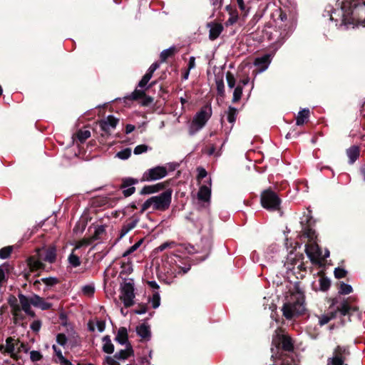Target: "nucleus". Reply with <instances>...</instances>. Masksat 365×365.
<instances>
[{
    "label": "nucleus",
    "instance_id": "f257e3e1",
    "mask_svg": "<svg viewBox=\"0 0 365 365\" xmlns=\"http://www.w3.org/2000/svg\"><path fill=\"white\" fill-rule=\"evenodd\" d=\"M341 10L344 24H365V0H343Z\"/></svg>",
    "mask_w": 365,
    "mask_h": 365
},
{
    "label": "nucleus",
    "instance_id": "f03ea898",
    "mask_svg": "<svg viewBox=\"0 0 365 365\" xmlns=\"http://www.w3.org/2000/svg\"><path fill=\"white\" fill-rule=\"evenodd\" d=\"M304 311V296L302 292L296 291L286 296L282 312L287 319L302 314Z\"/></svg>",
    "mask_w": 365,
    "mask_h": 365
},
{
    "label": "nucleus",
    "instance_id": "7ed1b4c3",
    "mask_svg": "<svg viewBox=\"0 0 365 365\" xmlns=\"http://www.w3.org/2000/svg\"><path fill=\"white\" fill-rule=\"evenodd\" d=\"M273 344L280 345L282 350L289 352V354H282L275 359V365H299L292 354H289L294 349V341L287 334H277L273 339Z\"/></svg>",
    "mask_w": 365,
    "mask_h": 365
},
{
    "label": "nucleus",
    "instance_id": "20e7f679",
    "mask_svg": "<svg viewBox=\"0 0 365 365\" xmlns=\"http://www.w3.org/2000/svg\"><path fill=\"white\" fill-rule=\"evenodd\" d=\"M355 311H356V308L350 306L347 299L339 302L337 298H334L332 299L329 312L319 317V324L320 326L328 324L336 317L338 312L342 316H346Z\"/></svg>",
    "mask_w": 365,
    "mask_h": 365
},
{
    "label": "nucleus",
    "instance_id": "39448f33",
    "mask_svg": "<svg viewBox=\"0 0 365 365\" xmlns=\"http://www.w3.org/2000/svg\"><path fill=\"white\" fill-rule=\"evenodd\" d=\"M172 199V191L170 190H165L158 195L153 196L148 199L143 205L140 212L151 209L153 211H165L170 207Z\"/></svg>",
    "mask_w": 365,
    "mask_h": 365
},
{
    "label": "nucleus",
    "instance_id": "423d86ee",
    "mask_svg": "<svg viewBox=\"0 0 365 365\" xmlns=\"http://www.w3.org/2000/svg\"><path fill=\"white\" fill-rule=\"evenodd\" d=\"M212 115V110L210 107H204L197 112L192 118L189 128L190 135H194L201 130L210 118Z\"/></svg>",
    "mask_w": 365,
    "mask_h": 365
},
{
    "label": "nucleus",
    "instance_id": "0eeeda50",
    "mask_svg": "<svg viewBox=\"0 0 365 365\" xmlns=\"http://www.w3.org/2000/svg\"><path fill=\"white\" fill-rule=\"evenodd\" d=\"M280 202L281 201L277 195L272 190H264L261 195V204L267 210H278Z\"/></svg>",
    "mask_w": 365,
    "mask_h": 365
},
{
    "label": "nucleus",
    "instance_id": "6e6552de",
    "mask_svg": "<svg viewBox=\"0 0 365 365\" xmlns=\"http://www.w3.org/2000/svg\"><path fill=\"white\" fill-rule=\"evenodd\" d=\"M19 303L15 297H11L9 299V303L11 308L13 319L16 324L23 325V294H19Z\"/></svg>",
    "mask_w": 365,
    "mask_h": 365
},
{
    "label": "nucleus",
    "instance_id": "1a4fd4ad",
    "mask_svg": "<svg viewBox=\"0 0 365 365\" xmlns=\"http://www.w3.org/2000/svg\"><path fill=\"white\" fill-rule=\"evenodd\" d=\"M23 347V342L15 340L14 338L9 337L6 340V345H1L0 350L4 349V352L10 354L14 359H21V349Z\"/></svg>",
    "mask_w": 365,
    "mask_h": 365
},
{
    "label": "nucleus",
    "instance_id": "9d476101",
    "mask_svg": "<svg viewBox=\"0 0 365 365\" xmlns=\"http://www.w3.org/2000/svg\"><path fill=\"white\" fill-rule=\"evenodd\" d=\"M134 298V282L133 279H128L121 286L120 299L124 305L128 307L133 304Z\"/></svg>",
    "mask_w": 365,
    "mask_h": 365
},
{
    "label": "nucleus",
    "instance_id": "9b49d317",
    "mask_svg": "<svg viewBox=\"0 0 365 365\" xmlns=\"http://www.w3.org/2000/svg\"><path fill=\"white\" fill-rule=\"evenodd\" d=\"M168 175L167 168L164 166H156L146 170L142 176V181H154L163 178Z\"/></svg>",
    "mask_w": 365,
    "mask_h": 365
},
{
    "label": "nucleus",
    "instance_id": "f8f14e48",
    "mask_svg": "<svg viewBox=\"0 0 365 365\" xmlns=\"http://www.w3.org/2000/svg\"><path fill=\"white\" fill-rule=\"evenodd\" d=\"M29 304H32L42 310L48 309L51 307L50 303L46 302L43 298L38 295H34L29 298L24 297V312L32 314L29 310Z\"/></svg>",
    "mask_w": 365,
    "mask_h": 365
},
{
    "label": "nucleus",
    "instance_id": "ddd939ff",
    "mask_svg": "<svg viewBox=\"0 0 365 365\" xmlns=\"http://www.w3.org/2000/svg\"><path fill=\"white\" fill-rule=\"evenodd\" d=\"M349 354L347 349L338 346L334 350L333 356L327 359V365H344V361Z\"/></svg>",
    "mask_w": 365,
    "mask_h": 365
},
{
    "label": "nucleus",
    "instance_id": "4468645a",
    "mask_svg": "<svg viewBox=\"0 0 365 365\" xmlns=\"http://www.w3.org/2000/svg\"><path fill=\"white\" fill-rule=\"evenodd\" d=\"M272 56L270 54H265L255 59L254 65L257 68V73L266 71L272 62Z\"/></svg>",
    "mask_w": 365,
    "mask_h": 365
},
{
    "label": "nucleus",
    "instance_id": "2eb2a0df",
    "mask_svg": "<svg viewBox=\"0 0 365 365\" xmlns=\"http://www.w3.org/2000/svg\"><path fill=\"white\" fill-rule=\"evenodd\" d=\"M119 122V119L113 115H108L106 118L102 119L100 122L101 129L106 133H109L115 129Z\"/></svg>",
    "mask_w": 365,
    "mask_h": 365
},
{
    "label": "nucleus",
    "instance_id": "dca6fc26",
    "mask_svg": "<svg viewBox=\"0 0 365 365\" xmlns=\"http://www.w3.org/2000/svg\"><path fill=\"white\" fill-rule=\"evenodd\" d=\"M41 249L36 250V254L27 260V264L31 271L38 270L43 267L42 259L41 257Z\"/></svg>",
    "mask_w": 365,
    "mask_h": 365
},
{
    "label": "nucleus",
    "instance_id": "f3484780",
    "mask_svg": "<svg viewBox=\"0 0 365 365\" xmlns=\"http://www.w3.org/2000/svg\"><path fill=\"white\" fill-rule=\"evenodd\" d=\"M211 196V180H210L207 185L200 187L197 192V198L200 201L205 203H209Z\"/></svg>",
    "mask_w": 365,
    "mask_h": 365
},
{
    "label": "nucleus",
    "instance_id": "a211bd4d",
    "mask_svg": "<svg viewBox=\"0 0 365 365\" xmlns=\"http://www.w3.org/2000/svg\"><path fill=\"white\" fill-rule=\"evenodd\" d=\"M305 252L310 260L314 263L318 262L321 255L320 250L317 244L306 245Z\"/></svg>",
    "mask_w": 365,
    "mask_h": 365
},
{
    "label": "nucleus",
    "instance_id": "6ab92c4d",
    "mask_svg": "<svg viewBox=\"0 0 365 365\" xmlns=\"http://www.w3.org/2000/svg\"><path fill=\"white\" fill-rule=\"evenodd\" d=\"M225 10L229 14V18L225 23V26L227 27L236 24L240 18L237 9L230 4L225 6Z\"/></svg>",
    "mask_w": 365,
    "mask_h": 365
},
{
    "label": "nucleus",
    "instance_id": "aec40b11",
    "mask_svg": "<svg viewBox=\"0 0 365 365\" xmlns=\"http://www.w3.org/2000/svg\"><path fill=\"white\" fill-rule=\"evenodd\" d=\"M207 27L210 28L209 38L212 41L215 40L219 37L223 31V26L220 23H208Z\"/></svg>",
    "mask_w": 365,
    "mask_h": 365
},
{
    "label": "nucleus",
    "instance_id": "412c9836",
    "mask_svg": "<svg viewBox=\"0 0 365 365\" xmlns=\"http://www.w3.org/2000/svg\"><path fill=\"white\" fill-rule=\"evenodd\" d=\"M134 351L130 344H126L124 349H121L115 354V357L119 360H125L133 356Z\"/></svg>",
    "mask_w": 365,
    "mask_h": 365
},
{
    "label": "nucleus",
    "instance_id": "4be33fe9",
    "mask_svg": "<svg viewBox=\"0 0 365 365\" xmlns=\"http://www.w3.org/2000/svg\"><path fill=\"white\" fill-rule=\"evenodd\" d=\"M136 332L142 339L148 341L150 339V327L145 324H142L136 327Z\"/></svg>",
    "mask_w": 365,
    "mask_h": 365
},
{
    "label": "nucleus",
    "instance_id": "5701e85b",
    "mask_svg": "<svg viewBox=\"0 0 365 365\" xmlns=\"http://www.w3.org/2000/svg\"><path fill=\"white\" fill-rule=\"evenodd\" d=\"M138 222V219H133L130 221L126 222L120 230V238L125 236L130 230H132Z\"/></svg>",
    "mask_w": 365,
    "mask_h": 365
},
{
    "label": "nucleus",
    "instance_id": "b1692460",
    "mask_svg": "<svg viewBox=\"0 0 365 365\" xmlns=\"http://www.w3.org/2000/svg\"><path fill=\"white\" fill-rule=\"evenodd\" d=\"M41 282L44 283L45 285L48 287H53L59 282L58 279L56 277H49L35 280L34 282V287H36L37 289H39L38 286Z\"/></svg>",
    "mask_w": 365,
    "mask_h": 365
},
{
    "label": "nucleus",
    "instance_id": "393cba45",
    "mask_svg": "<svg viewBox=\"0 0 365 365\" xmlns=\"http://www.w3.org/2000/svg\"><path fill=\"white\" fill-rule=\"evenodd\" d=\"M88 327L91 331H95L97 330L98 332H103L106 327V323L102 320H97L96 322L89 321Z\"/></svg>",
    "mask_w": 365,
    "mask_h": 365
},
{
    "label": "nucleus",
    "instance_id": "a878e982",
    "mask_svg": "<svg viewBox=\"0 0 365 365\" xmlns=\"http://www.w3.org/2000/svg\"><path fill=\"white\" fill-rule=\"evenodd\" d=\"M359 148L357 146H351L346 150V155L349 158V163H354L359 156Z\"/></svg>",
    "mask_w": 365,
    "mask_h": 365
},
{
    "label": "nucleus",
    "instance_id": "bb28decb",
    "mask_svg": "<svg viewBox=\"0 0 365 365\" xmlns=\"http://www.w3.org/2000/svg\"><path fill=\"white\" fill-rule=\"evenodd\" d=\"M115 341H118L119 344L124 345V344H129L128 343V334L127 331L125 328H120L118 334L115 336Z\"/></svg>",
    "mask_w": 365,
    "mask_h": 365
},
{
    "label": "nucleus",
    "instance_id": "cd10ccee",
    "mask_svg": "<svg viewBox=\"0 0 365 365\" xmlns=\"http://www.w3.org/2000/svg\"><path fill=\"white\" fill-rule=\"evenodd\" d=\"M56 259V249L55 247H50L46 251L45 257L43 260L49 263H53Z\"/></svg>",
    "mask_w": 365,
    "mask_h": 365
},
{
    "label": "nucleus",
    "instance_id": "c85d7f7f",
    "mask_svg": "<svg viewBox=\"0 0 365 365\" xmlns=\"http://www.w3.org/2000/svg\"><path fill=\"white\" fill-rule=\"evenodd\" d=\"M309 116V110L303 109L298 113L297 116L296 123L297 125H303L308 119Z\"/></svg>",
    "mask_w": 365,
    "mask_h": 365
},
{
    "label": "nucleus",
    "instance_id": "c756f323",
    "mask_svg": "<svg viewBox=\"0 0 365 365\" xmlns=\"http://www.w3.org/2000/svg\"><path fill=\"white\" fill-rule=\"evenodd\" d=\"M163 188V185L162 183H158L154 185H147L143 187V188L141 190V193L143 194H151L156 192H158L159 190H162Z\"/></svg>",
    "mask_w": 365,
    "mask_h": 365
},
{
    "label": "nucleus",
    "instance_id": "7c9ffc66",
    "mask_svg": "<svg viewBox=\"0 0 365 365\" xmlns=\"http://www.w3.org/2000/svg\"><path fill=\"white\" fill-rule=\"evenodd\" d=\"M103 350L104 352L108 354H111L114 351V346L112 344L110 337L108 336H105L103 338Z\"/></svg>",
    "mask_w": 365,
    "mask_h": 365
},
{
    "label": "nucleus",
    "instance_id": "2f4dec72",
    "mask_svg": "<svg viewBox=\"0 0 365 365\" xmlns=\"http://www.w3.org/2000/svg\"><path fill=\"white\" fill-rule=\"evenodd\" d=\"M177 52V49L175 46H171L169 48L163 50L160 53V60L162 62H165L169 57H171Z\"/></svg>",
    "mask_w": 365,
    "mask_h": 365
},
{
    "label": "nucleus",
    "instance_id": "473e14b6",
    "mask_svg": "<svg viewBox=\"0 0 365 365\" xmlns=\"http://www.w3.org/2000/svg\"><path fill=\"white\" fill-rule=\"evenodd\" d=\"M75 250H73L72 252L68 256V260L69 264L73 267H77L81 264V260L78 256L74 254Z\"/></svg>",
    "mask_w": 365,
    "mask_h": 365
},
{
    "label": "nucleus",
    "instance_id": "72a5a7b5",
    "mask_svg": "<svg viewBox=\"0 0 365 365\" xmlns=\"http://www.w3.org/2000/svg\"><path fill=\"white\" fill-rule=\"evenodd\" d=\"M237 110L232 106H230L228 108V110L227 111V120L230 123H234L236 120V118L237 115Z\"/></svg>",
    "mask_w": 365,
    "mask_h": 365
},
{
    "label": "nucleus",
    "instance_id": "f704fd0d",
    "mask_svg": "<svg viewBox=\"0 0 365 365\" xmlns=\"http://www.w3.org/2000/svg\"><path fill=\"white\" fill-rule=\"evenodd\" d=\"M242 86H241L240 84H238L236 88H235L234 90V92H233V96H232V102L233 103H236V102H238L241 97H242Z\"/></svg>",
    "mask_w": 365,
    "mask_h": 365
},
{
    "label": "nucleus",
    "instance_id": "c9c22d12",
    "mask_svg": "<svg viewBox=\"0 0 365 365\" xmlns=\"http://www.w3.org/2000/svg\"><path fill=\"white\" fill-rule=\"evenodd\" d=\"M92 242H93V240H92L91 237L83 238V239L76 242L75 247L73 250H76L78 249H80L82 247L88 246Z\"/></svg>",
    "mask_w": 365,
    "mask_h": 365
},
{
    "label": "nucleus",
    "instance_id": "e433bc0d",
    "mask_svg": "<svg viewBox=\"0 0 365 365\" xmlns=\"http://www.w3.org/2000/svg\"><path fill=\"white\" fill-rule=\"evenodd\" d=\"M130 155L131 149L128 148L118 152L115 155V157L121 160H127L130 157Z\"/></svg>",
    "mask_w": 365,
    "mask_h": 365
},
{
    "label": "nucleus",
    "instance_id": "4c0bfd02",
    "mask_svg": "<svg viewBox=\"0 0 365 365\" xmlns=\"http://www.w3.org/2000/svg\"><path fill=\"white\" fill-rule=\"evenodd\" d=\"M353 289L350 284L341 282L339 286V293L341 294H349L352 292Z\"/></svg>",
    "mask_w": 365,
    "mask_h": 365
},
{
    "label": "nucleus",
    "instance_id": "58836bf2",
    "mask_svg": "<svg viewBox=\"0 0 365 365\" xmlns=\"http://www.w3.org/2000/svg\"><path fill=\"white\" fill-rule=\"evenodd\" d=\"M81 290L84 296L91 297L94 294L95 287L93 284H86L82 287Z\"/></svg>",
    "mask_w": 365,
    "mask_h": 365
},
{
    "label": "nucleus",
    "instance_id": "ea45409f",
    "mask_svg": "<svg viewBox=\"0 0 365 365\" xmlns=\"http://www.w3.org/2000/svg\"><path fill=\"white\" fill-rule=\"evenodd\" d=\"M143 239L140 240L138 242H137L135 244L132 245L130 247H129L126 251H125L123 254V257H127L128 255H130L135 250H137L141 244L143 243Z\"/></svg>",
    "mask_w": 365,
    "mask_h": 365
},
{
    "label": "nucleus",
    "instance_id": "a19ab883",
    "mask_svg": "<svg viewBox=\"0 0 365 365\" xmlns=\"http://www.w3.org/2000/svg\"><path fill=\"white\" fill-rule=\"evenodd\" d=\"M319 289L322 291L327 290L330 287V280L327 277H320L319 279Z\"/></svg>",
    "mask_w": 365,
    "mask_h": 365
},
{
    "label": "nucleus",
    "instance_id": "79ce46f5",
    "mask_svg": "<svg viewBox=\"0 0 365 365\" xmlns=\"http://www.w3.org/2000/svg\"><path fill=\"white\" fill-rule=\"evenodd\" d=\"M138 183V180L136 179L132 178H127L123 180L122 185L120 186L121 188H126L128 187H133V185Z\"/></svg>",
    "mask_w": 365,
    "mask_h": 365
},
{
    "label": "nucleus",
    "instance_id": "37998d69",
    "mask_svg": "<svg viewBox=\"0 0 365 365\" xmlns=\"http://www.w3.org/2000/svg\"><path fill=\"white\" fill-rule=\"evenodd\" d=\"M150 302L152 304L153 309H156L160 306V297L159 293L155 292L153 294L152 298L150 300Z\"/></svg>",
    "mask_w": 365,
    "mask_h": 365
},
{
    "label": "nucleus",
    "instance_id": "c03bdc74",
    "mask_svg": "<svg viewBox=\"0 0 365 365\" xmlns=\"http://www.w3.org/2000/svg\"><path fill=\"white\" fill-rule=\"evenodd\" d=\"M145 96V91L143 90L135 89L130 96L131 100H138Z\"/></svg>",
    "mask_w": 365,
    "mask_h": 365
},
{
    "label": "nucleus",
    "instance_id": "a18cd8bd",
    "mask_svg": "<svg viewBox=\"0 0 365 365\" xmlns=\"http://www.w3.org/2000/svg\"><path fill=\"white\" fill-rule=\"evenodd\" d=\"M12 250V247L8 246L0 250V258L6 259L9 257Z\"/></svg>",
    "mask_w": 365,
    "mask_h": 365
},
{
    "label": "nucleus",
    "instance_id": "49530a36",
    "mask_svg": "<svg viewBox=\"0 0 365 365\" xmlns=\"http://www.w3.org/2000/svg\"><path fill=\"white\" fill-rule=\"evenodd\" d=\"M90 136H91V132L88 130H79L77 134V137H78V140L81 142L86 140V139L90 138Z\"/></svg>",
    "mask_w": 365,
    "mask_h": 365
},
{
    "label": "nucleus",
    "instance_id": "de8ad7c7",
    "mask_svg": "<svg viewBox=\"0 0 365 365\" xmlns=\"http://www.w3.org/2000/svg\"><path fill=\"white\" fill-rule=\"evenodd\" d=\"M105 232V228L103 226H98L96 228L94 234L91 237L93 242L99 239V236L102 235Z\"/></svg>",
    "mask_w": 365,
    "mask_h": 365
},
{
    "label": "nucleus",
    "instance_id": "09e8293b",
    "mask_svg": "<svg viewBox=\"0 0 365 365\" xmlns=\"http://www.w3.org/2000/svg\"><path fill=\"white\" fill-rule=\"evenodd\" d=\"M148 150V146L144 144L137 145L134 148V154L135 155H140L144 153H146Z\"/></svg>",
    "mask_w": 365,
    "mask_h": 365
},
{
    "label": "nucleus",
    "instance_id": "8fccbe9b",
    "mask_svg": "<svg viewBox=\"0 0 365 365\" xmlns=\"http://www.w3.org/2000/svg\"><path fill=\"white\" fill-rule=\"evenodd\" d=\"M240 9L243 13V17H247L249 13V9L246 8L244 0H236Z\"/></svg>",
    "mask_w": 365,
    "mask_h": 365
},
{
    "label": "nucleus",
    "instance_id": "3c124183",
    "mask_svg": "<svg viewBox=\"0 0 365 365\" xmlns=\"http://www.w3.org/2000/svg\"><path fill=\"white\" fill-rule=\"evenodd\" d=\"M151 76H149L148 74L145 73L142 79L140 81V82L138 83V87L143 88H144L147 83L149 82V81L151 79Z\"/></svg>",
    "mask_w": 365,
    "mask_h": 365
},
{
    "label": "nucleus",
    "instance_id": "603ef678",
    "mask_svg": "<svg viewBox=\"0 0 365 365\" xmlns=\"http://www.w3.org/2000/svg\"><path fill=\"white\" fill-rule=\"evenodd\" d=\"M346 271L344 270V269L337 267L334 270V276L337 279L343 278L346 276Z\"/></svg>",
    "mask_w": 365,
    "mask_h": 365
},
{
    "label": "nucleus",
    "instance_id": "864d4df0",
    "mask_svg": "<svg viewBox=\"0 0 365 365\" xmlns=\"http://www.w3.org/2000/svg\"><path fill=\"white\" fill-rule=\"evenodd\" d=\"M226 78H227L228 87L230 88H234L235 86V78L234 76L232 74H231L230 73H227Z\"/></svg>",
    "mask_w": 365,
    "mask_h": 365
},
{
    "label": "nucleus",
    "instance_id": "5fc2aeb1",
    "mask_svg": "<svg viewBox=\"0 0 365 365\" xmlns=\"http://www.w3.org/2000/svg\"><path fill=\"white\" fill-rule=\"evenodd\" d=\"M30 358L32 361H38L42 358V355L38 351H32L30 352Z\"/></svg>",
    "mask_w": 365,
    "mask_h": 365
},
{
    "label": "nucleus",
    "instance_id": "6e6d98bb",
    "mask_svg": "<svg viewBox=\"0 0 365 365\" xmlns=\"http://www.w3.org/2000/svg\"><path fill=\"white\" fill-rule=\"evenodd\" d=\"M118 360L119 359L115 357V355L113 356H107L106 358V362L108 365H120Z\"/></svg>",
    "mask_w": 365,
    "mask_h": 365
},
{
    "label": "nucleus",
    "instance_id": "4d7b16f0",
    "mask_svg": "<svg viewBox=\"0 0 365 365\" xmlns=\"http://www.w3.org/2000/svg\"><path fill=\"white\" fill-rule=\"evenodd\" d=\"M56 341L61 346H64L67 342V338L63 334H58L56 336Z\"/></svg>",
    "mask_w": 365,
    "mask_h": 365
},
{
    "label": "nucleus",
    "instance_id": "13d9d810",
    "mask_svg": "<svg viewBox=\"0 0 365 365\" xmlns=\"http://www.w3.org/2000/svg\"><path fill=\"white\" fill-rule=\"evenodd\" d=\"M122 189H123V193L124 196L126 197L133 195L135 191V187H128L126 188H122Z\"/></svg>",
    "mask_w": 365,
    "mask_h": 365
},
{
    "label": "nucleus",
    "instance_id": "bf43d9fd",
    "mask_svg": "<svg viewBox=\"0 0 365 365\" xmlns=\"http://www.w3.org/2000/svg\"><path fill=\"white\" fill-rule=\"evenodd\" d=\"M175 245V243L174 242H166L165 243H163L162 245H160L158 247V250L159 251H163L164 250L168 248V247H173L174 245Z\"/></svg>",
    "mask_w": 365,
    "mask_h": 365
},
{
    "label": "nucleus",
    "instance_id": "052dcab7",
    "mask_svg": "<svg viewBox=\"0 0 365 365\" xmlns=\"http://www.w3.org/2000/svg\"><path fill=\"white\" fill-rule=\"evenodd\" d=\"M41 327V323L38 320L34 321L31 324V329L35 332H38L40 330Z\"/></svg>",
    "mask_w": 365,
    "mask_h": 365
},
{
    "label": "nucleus",
    "instance_id": "680f3d73",
    "mask_svg": "<svg viewBox=\"0 0 365 365\" xmlns=\"http://www.w3.org/2000/svg\"><path fill=\"white\" fill-rule=\"evenodd\" d=\"M197 170V179L200 180L207 176V171L203 168H198Z\"/></svg>",
    "mask_w": 365,
    "mask_h": 365
},
{
    "label": "nucleus",
    "instance_id": "e2e57ef3",
    "mask_svg": "<svg viewBox=\"0 0 365 365\" xmlns=\"http://www.w3.org/2000/svg\"><path fill=\"white\" fill-rule=\"evenodd\" d=\"M56 362L60 365H73L69 360L66 359L64 356L60 359H55Z\"/></svg>",
    "mask_w": 365,
    "mask_h": 365
},
{
    "label": "nucleus",
    "instance_id": "0e129e2a",
    "mask_svg": "<svg viewBox=\"0 0 365 365\" xmlns=\"http://www.w3.org/2000/svg\"><path fill=\"white\" fill-rule=\"evenodd\" d=\"M53 349L56 356V359H60V358L63 357L61 350L58 349L56 345H53Z\"/></svg>",
    "mask_w": 365,
    "mask_h": 365
},
{
    "label": "nucleus",
    "instance_id": "69168bd1",
    "mask_svg": "<svg viewBox=\"0 0 365 365\" xmlns=\"http://www.w3.org/2000/svg\"><path fill=\"white\" fill-rule=\"evenodd\" d=\"M305 235L307 237L310 239V240H313L316 236H315V232L312 230V229H309L305 232Z\"/></svg>",
    "mask_w": 365,
    "mask_h": 365
},
{
    "label": "nucleus",
    "instance_id": "338daca9",
    "mask_svg": "<svg viewBox=\"0 0 365 365\" xmlns=\"http://www.w3.org/2000/svg\"><path fill=\"white\" fill-rule=\"evenodd\" d=\"M217 91L220 94H223L224 93V83L222 81H217Z\"/></svg>",
    "mask_w": 365,
    "mask_h": 365
},
{
    "label": "nucleus",
    "instance_id": "774afa93",
    "mask_svg": "<svg viewBox=\"0 0 365 365\" xmlns=\"http://www.w3.org/2000/svg\"><path fill=\"white\" fill-rule=\"evenodd\" d=\"M215 150L216 148L215 145H212L210 147L205 150V153H206L208 155H212L215 154Z\"/></svg>",
    "mask_w": 365,
    "mask_h": 365
}]
</instances>
